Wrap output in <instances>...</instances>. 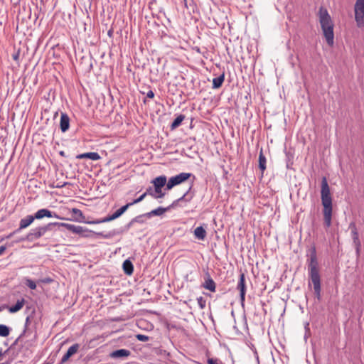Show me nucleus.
Segmentation results:
<instances>
[{
	"label": "nucleus",
	"mask_w": 364,
	"mask_h": 364,
	"mask_svg": "<svg viewBox=\"0 0 364 364\" xmlns=\"http://www.w3.org/2000/svg\"><path fill=\"white\" fill-rule=\"evenodd\" d=\"M321 199L323 206V223L326 228H329L331 225L333 207L330 188L326 177H323L321 181Z\"/></svg>",
	"instance_id": "1"
},
{
	"label": "nucleus",
	"mask_w": 364,
	"mask_h": 364,
	"mask_svg": "<svg viewBox=\"0 0 364 364\" xmlns=\"http://www.w3.org/2000/svg\"><path fill=\"white\" fill-rule=\"evenodd\" d=\"M309 272L311 281L314 285V294L318 299L321 297V278L318 269V262L316 248H311L310 261L309 264Z\"/></svg>",
	"instance_id": "2"
},
{
	"label": "nucleus",
	"mask_w": 364,
	"mask_h": 364,
	"mask_svg": "<svg viewBox=\"0 0 364 364\" xmlns=\"http://www.w3.org/2000/svg\"><path fill=\"white\" fill-rule=\"evenodd\" d=\"M319 22L328 45L333 46L334 43L333 24L328 11L323 7L319 9Z\"/></svg>",
	"instance_id": "3"
},
{
	"label": "nucleus",
	"mask_w": 364,
	"mask_h": 364,
	"mask_svg": "<svg viewBox=\"0 0 364 364\" xmlns=\"http://www.w3.org/2000/svg\"><path fill=\"white\" fill-rule=\"evenodd\" d=\"M58 222L49 223L46 225L38 226L36 228L31 229L29 231V232L26 235V236L23 238L20 239L19 241H24V240H27L29 242L35 241V240L41 238L43 235H45V234L47 232L51 231L53 230V228L55 226H58Z\"/></svg>",
	"instance_id": "4"
},
{
	"label": "nucleus",
	"mask_w": 364,
	"mask_h": 364,
	"mask_svg": "<svg viewBox=\"0 0 364 364\" xmlns=\"http://www.w3.org/2000/svg\"><path fill=\"white\" fill-rule=\"evenodd\" d=\"M131 204L127 203L126 205L122 206L119 209H118L116 212H114L112 215L107 216L100 220H96L93 221L87 222L89 224H100L102 223H107L115 220L120 217L129 207Z\"/></svg>",
	"instance_id": "5"
},
{
	"label": "nucleus",
	"mask_w": 364,
	"mask_h": 364,
	"mask_svg": "<svg viewBox=\"0 0 364 364\" xmlns=\"http://www.w3.org/2000/svg\"><path fill=\"white\" fill-rule=\"evenodd\" d=\"M191 176L192 173H191L183 172L175 176L171 177L166 183V189L171 190L175 186L179 185L187 181Z\"/></svg>",
	"instance_id": "6"
},
{
	"label": "nucleus",
	"mask_w": 364,
	"mask_h": 364,
	"mask_svg": "<svg viewBox=\"0 0 364 364\" xmlns=\"http://www.w3.org/2000/svg\"><path fill=\"white\" fill-rule=\"evenodd\" d=\"M355 18L358 25L364 24V0H356Z\"/></svg>",
	"instance_id": "7"
},
{
	"label": "nucleus",
	"mask_w": 364,
	"mask_h": 364,
	"mask_svg": "<svg viewBox=\"0 0 364 364\" xmlns=\"http://www.w3.org/2000/svg\"><path fill=\"white\" fill-rule=\"evenodd\" d=\"M33 215L34 219L41 220L43 218H60V217L54 212L50 211L46 208H42L35 213Z\"/></svg>",
	"instance_id": "8"
},
{
	"label": "nucleus",
	"mask_w": 364,
	"mask_h": 364,
	"mask_svg": "<svg viewBox=\"0 0 364 364\" xmlns=\"http://www.w3.org/2000/svg\"><path fill=\"white\" fill-rule=\"evenodd\" d=\"M237 289L240 290V302L242 306H244V302L245 299L246 286L245 274L243 273L240 274V279L237 286Z\"/></svg>",
	"instance_id": "9"
},
{
	"label": "nucleus",
	"mask_w": 364,
	"mask_h": 364,
	"mask_svg": "<svg viewBox=\"0 0 364 364\" xmlns=\"http://www.w3.org/2000/svg\"><path fill=\"white\" fill-rule=\"evenodd\" d=\"M58 227H64L68 230H70L73 233H76V234H79V235H82L85 232L87 231V230L82 226L75 225L70 224V223H58Z\"/></svg>",
	"instance_id": "10"
},
{
	"label": "nucleus",
	"mask_w": 364,
	"mask_h": 364,
	"mask_svg": "<svg viewBox=\"0 0 364 364\" xmlns=\"http://www.w3.org/2000/svg\"><path fill=\"white\" fill-rule=\"evenodd\" d=\"M34 220L35 219L33 215H28L23 218L21 219L19 222V226L16 230V232H21L22 230L27 228L33 223Z\"/></svg>",
	"instance_id": "11"
},
{
	"label": "nucleus",
	"mask_w": 364,
	"mask_h": 364,
	"mask_svg": "<svg viewBox=\"0 0 364 364\" xmlns=\"http://www.w3.org/2000/svg\"><path fill=\"white\" fill-rule=\"evenodd\" d=\"M203 287L212 292H215L216 289L215 283L213 279L210 277V275L208 272H206L205 282L203 284Z\"/></svg>",
	"instance_id": "12"
},
{
	"label": "nucleus",
	"mask_w": 364,
	"mask_h": 364,
	"mask_svg": "<svg viewBox=\"0 0 364 364\" xmlns=\"http://www.w3.org/2000/svg\"><path fill=\"white\" fill-rule=\"evenodd\" d=\"M80 348L78 343L73 344L67 350L66 353L63 356L60 363H65L72 355L75 354Z\"/></svg>",
	"instance_id": "13"
},
{
	"label": "nucleus",
	"mask_w": 364,
	"mask_h": 364,
	"mask_svg": "<svg viewBox=\"0 0 364 364\" xmlns=\"http://www.w3.org/2000/svg\"><path fill=\"white\" fill-rule=\"evenodd\" d=\"M171 206L167 208L159 207L156 209H154L149 213H144V215H146V218H150L153 216H161L164 214L166 212L170 210Z\"/></svg>",
	"instance_id": "14"
},
{
	"label": "nucleus",
	"mask_w": 364,
	"mask_h": 364,
	"mask_svg": "<svg viewBox=\"0 0 364 364\" xmlns=\"http://www.w3.org/2000/svg\"><path fill=\"white\" fill-rule=\"evenodd\" d=\"M70 127V118L66 113H61L60 127L63 132L68 130Z\"/></svg>",
	"instance_id": "15"
},
{
	"label": "nucleus",
	"mask_w": 364,
	"mask_h": 364,
	"mask_svg": "<svg viewBox=\"0 0 364 364\" xmlns=\"http://www.w3.org/2000/svg\"><path fill=\"white\" fill-rule=\"evenodd\" d=\"M131 354L130 351L127 349H119L112 351L109 354V357L112 358H124L128 357Z\"/></svg>",
	"instance_id": "16"
},
{
	"label": "nucleus",
	"mask_w": 364,
	"mask_h": 364,
	"mask_svg": "<svg viewBox=\"0 0 364 364\" xmlns=\"http://www.w3.org/2000/svg\"><path fill=\"white\" fill-rule=\"evenodd\" d=\"M77 159H89L92 161H97L101 159L100 156L97 152H87L79 154L76 156Z\"/></svg>",
	"instance_id": "17"
},
{
	"label": "nucleus",
	"mask_w": 364,
	"mask_h": 364,
	"mask_svg": "<svg viewBox=\"0 0 364 364\" xmlns=\"http://www.w3.org/2000/svg\"><path fill=\"white\" fill-rule=\"evenodd\" d=\"M349 229L351 230V235L353 239V245H358V243H360L358 237V232L355 226V223L352 222L349 225Z\"/></svg>",
	"instance_id": "18"
},
{
	"label": "nucleus",
	"mask_w": 364,
	"mask_h": 364,
	"mask_svg": "<svg viewBox=\"0 0 364 364\" xmlns=\"http://www.w3.org/2000/svg\"><path fill=\"white\" fill-rule=\"evenodd\" d=\"M151 183L154 184V188H162L166 183V177L165 176H160L155 178Z\"/></svg>",
	"instance_id": "19"
},
{
	"label": "nucleus",
	"mask_w": 364,
	"mask_h": 364,
	"mask_svg": "<svg viewBox=\"0 0 364 364\" xmlns=\"http://www.w3.org/2000/svg\"><path fill=\"white\" fill-rule=\"evenodd\" d=\"M206 230L202 226L197 227L194 230V236L200 240H203L206 237Z\"/></svg>",
	"instance_id": "20"
},
{
	"label": "nucleus",
	"mask_w": 364,
	"mask_h": 364,
	"mask_svg": "<svg viewBox=\"0 0 364 364\" xmlns=\"http://www.w3.org/2000/svg\"><path fill=\"white\" fill-rule=\"evenodd\" d=\"M123 270L127 275H131L134 271V266L132 263L129 260L126 259L122 264Z\"/></svg>",
	"instance_id": "21"
},
{
	"label": "nucleus",
	"mask_w": 364,
	"mask_h": 364,
	"mask_svg": "<svg viewBox=\"0 0 364 364\" xmlns=\"http://www.w3.org/2000/svg\"><path fill=\"white\" fill-rule=\"evenodd\" d=\"M266 157L263 154L262 149H261L259 154V168L262 171V173L266 169Z\"/></svg>",
	"instance_id": "22"
},
{
	"label": "nucleus",
	"mask_w": 364,
	"mask_h": 364,
	"mask_svg": "<svg viewBox=\"0 0 364 364\" xmlns=\"http://www.w3.org/2000/svg\"><path fill=\"white\" fill-rule=\"evenodd\" d=\"M24 304H25L24 299L18 300L15 305L11 306L9 308V312L10 313H16V312L18 311L19 310H21L23 308Z\"/></svg>",
	"instance_id": "23"
},
{
	"label": "nucleus",
	"mask_w": 364,
	"mask_h": 364,
	"mask_svg": "<svg viewBox=\"0 0 364 364\" xmlns=\"http://www.w3.org/2000/svg\"><path fill=\"white\" fill-rule=\"evenodd\" d=\"M225 80V74L223 73L218 77L213 78V89H218L220 88Z\"/></svg>",
	"instance_id": "24"
},
{
	"label": "nucleus",
	"mask_w": 364,
	"mask_h": 364,
	"mask_svg": "<svg viewBox=\"0 0 364 364\" xmlns=\"http://www.w3.org/2000/svg\"><path fill=\"white\" fill-rule=\"evenodd\" d=\"M184 119H185V115H183V114L178 115L176 117V119L173 120L172 124H171V129L174 130L177 127H178L181 124V122L184 120Z\"/></svg>",
	"instance_id": "25"
},
{
	"label": "nucleus",
	"mask_w": 364,
	"mask_h": 364,
	"mask_svg": "<svg viewBox=\"0 0 364 364\" xmlns=\"http://www.w3.org/2000/svg\"><path fill=\"white\" fill-rule=\"evenodd\" d=\"M117 234H119V232L116 231L115 230L112 231H109L107 233H104L103 232H97L96 235L98 237L105 238V239H109L116 235Z\"/></svg>",
	"instance_id": "26"
},
{
	"label": "nucleus",
	"mask_w": 364,
	"mask_h": 364,
	"mask_svg": "<svg viewBox=\"0 0 364 364\" xmlns=\"http://www.w3.org/2000/svg\"><path fill=\"white\" fill-rule=\"evenodd\" d=\"M191 188L192 187L191 186L189 188V189L181 198H179L177 200L173 202V203L171 206H173L176 203H177L178 201L183 200H185L186 201H190L193 198V195L189 196V194H188L189 191L191 190Z\"/></svg>",
	"instance_id": "27"
},
{
	"label": "nucleus",
	"mask_w": 364,
	"mask_h": 364,
	"mask_svg": "<svg viewBox=\"0 0 364 364\" xmlns=\"http://www.w3.org/2000/svg\"><path fill=\"white\" fill-rule=\"evenodd\" d=\"M30 323V317L28 316L26 318V322H25V328L23 331V333L19 336V337L16 340L15 343H16L18 342V341L23 336L25 335H27L28 336L29 334V329L28 328V326Z\"/></svg>",
	"instance_id": "28"
},
{
	"label": "nucleus",
	"mask_w": 364,
	"mask_h": 364,
	"mask_svg": "<svg viewBox=\"0 0 364 364\" xmlns=\"http://www.w3.org/2000/svg\"><path fill=\"white\" fill-rule=\"evenodd\" d=\"M10 333V328L6 325L0 324V336L6 337Z\"/></svg>",
	"instance_id": "29"
},
{
	"label": "nucleus",
	"mask_w": 364,
	"mask_h": 364,
	"mask_svg": "<svg viewBox=\"0 0 364 364\" xmlns=\"http://www.w3.org/2000/svg\"><path fill=\"white\" fill-rule=\"evenodd\" d=\"M154 193H155V199H159L163 198L165 196V193H164L161 188H154Z\"/></svg>",
	"instance_id": "30"
},
{
	"label": "nucleus",
	"mask_w": 364,
	"mask_h": 364,
	"mask_svg": "<svg viewBox=\"0 0 364 364\" xmlns=\"http://www.w3.org/2000/svg\"><path fill=\"white\" fill-rule=\"evenodd\" d=\"M144 218H146V215L144 214L139 215L134 218H132V222L138 223H144L145 222Z\"/></svg>",
	"instance_id": "31"
},
{
	"label": "nucleus",
	"mask_w": 364,
	"mask_h": 364,
	"mask_svg": "<svg viewBox=\"0 0 364 364\" xmlns=\"http://www.w3.org/2000/svg\"><path fill=\"white\" fill-rule=\"evenodd\" d=\"M146 196H151L154 198L155 193H154V186H149L146 188V191L144 192Z\"/></svg>",
	"instance_id": "32"
},
{
	"label": "nucleus",
	"mask_w": 364,
	"mask_h": 364,
	"mask_svg": "<svg viewBox=\"0 0 364 364\" xmlns=\"http://www.w3.org/2000/svg\"><path fill=\"white\" fill-rule=\"evenodd\" d=\"M146 196L144 193L139 198H137L136 199L134 200L132 202L129 203V204H131V206H132V205H133L134 204L139 203L141 202L145 198Z\"/></svg>",
	"instance_id": "33"
},
{
	"label": "nucleus",
	"mask_w": 364,
	"mask_h": 364,
	"mask_svg": "<svg viewBox=\"0 0 364 364\" xmlns=\"http://www.w3.org/2000/svg\"><path fill=\"white\" fill-rule=\"evenodd\" d=\"M26 285L32 290H34L36 289V284L34 281L28 279L26 280Z\"/></svg>",
	"instance_id": "34"
},
{
	"label": "nucleus",
	"mask_w": 364,
	"mask_h": 364,
	"mask_svg": "<svg viewBox=\"0 0 364 364\" xmlns=\"http://www.w3.org/2000/svg\"><path fill=\"white\" fill-rule=\"evenodd\" d=\"M136 338H137L138 341H142V342H146L149 340V336H147L146 335H143V334H137L136 336Z\"/></svg>",
	"instance_id": "35"
},
{
	"label": "nucleus",
	"mask_w": 364,
	"mask_h": 364,
	"mask_svg": "<svg viewBox=\"0 0 364 364\" xmlns=\"http://www.w3.org/2000/svg\"><path fill=\"white\" fill-rule=\"evenodd\" d=\"M197 300L200 309H204L205 306V301L203 299V297L200 296L198 298Z\"/></svg>",
	"instance_id": "36"
},
{
	"label": "nucleus",
	"mask_w": 364,
	"mask_h": 364,
	"mask_svg": "<svg viewBox=\"0 0 364 364\" xmlns=\"http://www.w3.org/2000/svg\"><path fill=\"white\" fill-rule=\"evenodd\" d=\"M354 246L355 249L356 255L358 257L360 252L361 243H358V245H354Z\"/></svg>",
	"instance_id": "37"
},
{
	"label": "nucleus",
	"mask_w": 364,
	"mask_h": 364,
	"mask_svg": "<svg viewBox=\"0 0 364 364\" xmlns=\"http://www.w3.org/2000/svg\"><path fill=\"white\" fill-rule=\"evenodd\" d=\"M218 363H219V360H218V359H213V358L208 359V364H218Z\"/></svg>",
	"instance_id": "38"
},
{
	"label": "nucleus",
	"mask_w": 364,
	"mask_h": 364,
	"mask_svg": "<svg viewBox=\"0 0 364 364\" xmlns=\"http://www.w3.org/2000/svg\"><path fill=\"white\" fill-rule=\"evenodd\" d=\"M134 222H132V219L129 222V223L127 224V225L124 227L125 230H128L133 225Z\"/></svg>",
	"instance_id": "39"
},
{
	"label": "nucleus",
	"mask_w": 364,
	"mask_h": 364,
	"mask_svg": "<svg viewBox=\"0 0 364 364\" xmlns=\"http://www.w3.org/2000/svg\"><path fill=\"white\" fill-rule=\"evenodd\" d=\"M154 93L152 90H149L146 94V97L148 98H154Z\"/></svg>",
	"instance_id": "40"
},
{
	"label": "nucleus",
	"mask_w": 364,
	"mask_h": 364,
	"mask_svg": "<svg viewBox=\"0 0 364 364\" xmlns=\"http://www.w3.org/2000/svg\"><path fill=\"white\" fill-rule=\"evenodd\" d=\"M67 184H68V183H67V182H65V183H58V184L55 186V187H56V188H63V187L65 186Z\"/></svg>",
	"instance_id": "41"
},
{
	"label": "nucleus",
	"mask_w": 364,
	"mask_h": 364,
	"mask_svg": "<svg viewBox=\"0 0 364 364\" xmlns=\"http://www.w3.org/2000/svg\"><path fill=\"white\" fill-rule=\"evenodd\" d=\"M6 250V247L2 245L0 247V255H1Z\"/></svg>",
	"instance_id": "42"
},
{
	"label": "nucleus",
	"mask_w": 364,
	"mask_h": 364,
	"mask_svg": "<svg viewBox=\"0 0 364 364\" xmlns=\"http://www.w3.org/2000/svg\"><path fill=\"white\" fill-rule=\"evenodd\" d=\"M73 212L74 213H79V214H80V215L82 214L81 211H80L79 209H77V208H73Z\"/></svg>",
	"instance_id": "43"
},
{
	"label": "nucleus",
	"mask_w": 364,
	"mask_h": 364,
	"mask_svg": "<svg viewBox=\"0 0 364 364\" xmlns=\"http://www.w3.org/2000/svg\"><path fill=\"white\" fill-rule=\"evenodd\" d=\"M18 232H16V230H14L13 232L10 233L8 236H7V238H10L14 234L16 233H18Z\"/></svg>",
	"instance_id": "44"
},
{
	"label": "nucleus",
	"mask_w": 364,
	"mask_h": 364,
	"mask_svg": "<svg viewBox=\"0 0 364 364\" xmlns=\"http://www.w3.org/2000/svg\"><path fill=\"white\" fill-rule=\"evenodd\" d=\"M4 355V352L1 348H0V357Z\"/></svg>",
	"instance_id": "45"
},
{
	"label": "nucleus",
	"mask_w": 364,
	"mask_h": 364,
	"mask_svg": "<svg viewBox=\"0 0 364 364\" xmlns=\"http://www.w3.org/2000/svg\"><path fill=\"white\" fill-rule=\"evenodd\" d=\"M18 58V54H16V55H14V60H17Z\"/></svg>",
	"instance_id": "46"
},
{
	"label": "nucleus",
	"mask_w": 364,
	"mask_h": 364,
	"mask_svg": "<svg viewBox=\"0 0 364 364\" xmlns=\"http://www.w3.org/2000/svg\"><path fill=\"white\" fill-rule=\"evenodd\" d=\"M60 154L63 156L64 155V152L63 151H60Z\"/></svg>",
	"instance_id": "47"
},
{
	"label": "nucleus",
	"mask_w": 364,
	"mask_h": 364,
	"mask_svg": "<svg viewBox=\"0 0 364 364\" xmlns=\"http://www.w3.org/2000/svg\"><path fill=\"white\" fill-rule=\"evenodd\" d=\"M196 51L200 52L199 48H197V49H196Z\"/></svg>",
	"instance_id": "48"
},
{
	"label": "nucleus",
	"mask_w": 364,
	"mask_h": 364,
	"mask_svg": "<svg viewBox=\"0 0 364 364\" xmlns=\"http://www.w3.org/2000/svg\"><path fill=\"white\" fill-rule=\"evenodd\" d=\"M44 364H50L49 363H44Z\"/></svg>",
	"instance_id": "49"
}]
</instances>
